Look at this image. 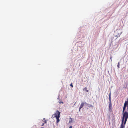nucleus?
Here are the masks:
<instances>
[{"label": "nucleus", "mask_w": 128, "mask_h": 128, "mask_svg": "<svg viewBox=\"0 0 128 128\" xmlns=\"http://www.w3.org/2000/svg\"><path fill=\"white\" fill-rule=\"evenodd\" d=\"M123 114V117L122 118V122H124V124L125 125L126 122L128 118V112H124Z\"/></svg>", "instance_id": "1"}, {"label": "nucleus", "mask_w": 128, "mask_h": 128, "mask_svg": "<svg viewBox=\"0 0 128 128\" xmlns=\"http://www.w3.org/2000/svg\"><path fill=\"white\" fill-rule=\"evenodd\" d=\"M60 112L58 110H57L56 111V113L53 114L52 116H54V117L56 118L58 116H59V117H60Z\"/></svg>", "instance_id": "2"}, {"label": "nucleus", "mask_w": 128, "mask_h": 128, "mask_svg": "<svg viewBox=\"0 0 128 128\" xmlns=\"http://www.w3.org/2000/svg\"><path fill=\"white\" fill-rule=\"evenodd\" d=\"M109 109H111L112 108V104L111 103V99L110 97V94L109 97Z\"/></svg>", "instance_id": "3"}, {"label": "nucleus", "mask_w": 128, "mask_h": 128, "mask_svg": "<svg viewBox=\"0 0 128 128\" xmlns=\"http://www.w3.org/2000/svg\"><path fill=\"white\" fill-rule=\"evenodd\" d=\"M127 101H126L124 103L123 110H122V113H123L124 112L125 109L126 107L127 104H128V102H127Z\"/></svg>", "instance_id": "4"}, {"label": "nucleus", "mask_w": 128, "mask_h": 128, "mask_svg": "<svg viewBox=\"0 0 128 128\" xmlns=\"http://www.w3.org/2000/svg\"><path fill=\"white\" fill-rule=\"evenodd\" d=\"M88 104L87 103H86V102H85L84 103L83 102H82V103L81 104L79 108V111L80 110L81 108H82L83 106L84 105V104Z\"/></svg>", "instance_id": "5"}, {"label": "nucleus", "mask_w": 128, "mask_h": 128, "mask_svg": "<svg viewBox=\"0 0 128 128\" xmlns=\"http://www.w3.org/2000/svg\"><path fill=\"white\" fill-rule=\"evenodd\" d=\"M117 35L116 36H117L118 37H120V35L122 34V32H120L119 31H118L117 32Z\"/></svg>", "instance_id": "6"}, {"label": "nucleus", "mask_w": 128, "mask_h": 128, "mask_svg": "<svg viewBox=\"0 0 128 128\" xmlns=\"http://www.w3.org/2000/svg\"><path fill=\"white\" fill-rule=\"evenodd\" d=\"M124 122H122V124L121 125L120 128H124V126L123 125V124H124Z\"/></svg>", "instance_id": "7"}, {"label": "nucleus", "mask_w": 128, "mask_h": 128, "mask_svg": "<svg viewBox=\"0 0 128 128\" xmlns=\"http://www.w3.org/2000/svg\"><path fill=\"white\" fill-rule=\"evenodd\" d=\"M60 117H59V116H58V117H57V118H56L57 120L56 122L57 123H58V122H59L60 121V120L59 119V118Z\"/></svg>", "instance_id": "8"}, {"label": "nucleus", "mask_w": 128, "mask_h": 128, "mask_svg": "<svg viewBox=\"0 0 128 128\" xmlns=\"http://www.w3.org/2000/svg\"><path fill=\"white\" fill-rule=\"evenodd\" d=\"M119 63H120L119 62H118V64L117 65V66L118 68H120V64H119Z\"/></svg>", "instance_id": "9"}, {"label": "nucleus", "mask_w": 128, "mask_h": 128, "mask_svg": "<svg viewBox=\"0 0 128 128\" xmlns=\"http://www.w3.org/2000/svg\"><path fill=\"white\" fill-rule=\"evenodd\" d=\"M58 102L60 104L61 103L62 104H63V102L61 101L59 102Z\"/></svg>", "instance_id": "10"}, {"label": "nucleus", "mask_w": 128, "mask_h": 128, "mask_svg": "<svg viewBox=\"0 0 128 128\" xmlns=\"http://www.w3.org/2000/svg\"><path fill=\"white\" fill-rule=\"evenodd\" d=\"M70 86H71L72 87H73V86L72 84V83H71L70 84Z\"/></svg>", "instance_id": "11"}, {"label": "nucleus", "mask_w": 128, "mask_h": 128, "mask_svg": "<svg viewBox=\"0 0 128 128\" xmlns=\"http://www.w3.org/2000/svg\"><path fill=\"white\" fill-rule=\"evenodd\" d=\"M86 89H87V88H86V87H85V88H84L83 89V90H86Z\"/></svg>", "instance_id": "12"}, {"label": "nucleus", "mask_w": 128, "mask_h": 128, "mask_svg": "<svg viewBox=\"0 0 128 128\" xmlns=\"http://www.w3.org/2000/svg\"><path fill=\"white\" fill-rule=\"evenodd\" d=\"M71 120L69 121V123H71V122H72V119L71 118Z\"/></svg>", "instance_id": "13"}, {"label": "nucleus", "mask_w": 128, "mask_h": 128, "mask_svg": "<svg viewBox=\"0 0 128 128\" xmlns=\"http://www.w3.org/2000/svg\"><path fill=\"white\" fill-rule=\"evenodd\" d=\"M44 123H42V125H41V126H44Z\"/></svg>", "instance_id": "14"}, {"label": "nucleus", "mask_w": 128, "mask_h": 128, "mask_svg": "<svg viewBox=\"0 0 128 128\" xmlns=\"http://www.w3.org/2000/svg\"><path fill=\"white\" fill-rule=\"evenodd\" d=\"M46 120H44V124H46Z\"/></svg>", "instance_id": "15"}, {"label": "nucleus", "mask_w": 128, "mask_h": 128, "mask_svg": "<svg viewBox=\"0 0 128 128\" xmlns=\"http://www.w3.org/2000/svg\"><path fill=\"white\" fill-rule=\"evenodd\" d=\"M86 90L87 92H88V90H87V89Z\"/></svg>", "instance_id": "16"}, {"label": "nucleus", "mask_w": 128, "mask_h": 128, "mask_svg": "<svg viewBox=\"0 0 128 128\" xmlns=\"http://www.w3.org/2000/svg\"><path fill=\"white\" fill-rule=\"evenodd\" d=\"M86 90L87 92H88V90H87V89Z\"/></svg>", "instance_id": "17"}, {"label": "nucleus", "mask_w": 128, "mask_h": 128, "mask_svg": "<svg viewBox=\"0 0 128 128\" xmlns=\"http://www.w3.org/2000/svg\"><path fill=\"white\" fill-rule=\"evenodd\" d=\"M69 128H72V126H70Z\"/></svg>", "instance_id": "18"}]
</instances>
